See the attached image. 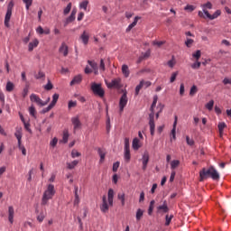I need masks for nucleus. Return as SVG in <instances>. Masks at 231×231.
<instances>
[{
  "instance_id": "9d476101",
  "label": "nucleus",
  "mask_w": 231,
  "mask_h": 231,
  "mask_svg": "<svg viewBox=\"0 0 231 231\" xmlns=\"http://www.w3.org/2000/svg\"><path fill=\"white\" fill-rule=\"evenodd\" d=\"M30 99H31L32 102H34L38 106H44L47 105V103L42 102V99L34 94L31 95Z\"/></svg>"
},
{
  "instance_id": "ddd939ff",
  "label": "nucleus",
  "mask_w": 231,
  "mask_h": 231,
  "mask_svg": "<svg viewBox=\"0 0 231 231\" xmlns=\"http://www.w3.org/2000/svg\"><path fill=\"white\" fill-rule=\"evenodd\" d=\"M76 14L77 11H75V9L72 11L70 16H69V18H67L64 26L66 27L69 23H72L75 21L76 19Z\"/></svg>"
},
{
  "instance_id": "7ed1b4c3",
  "label": "nucleus",
  "mask_w": 231,
  "mask_h": 231,
  "mask_svg": "<svg viewBox=\"0 0 231 231\" xmlns=\"http://www.w3.org/2000/svg\"><path fill=\"white\" fill-rule=\"evenodd\" d=\"M13 7H14V1L11 0L7 5V11H6V14L5 16V26L9 28L10 27V19H11V15H12V11H13Z\"/></svg>"
},
{
  "instance_id": "0eeeda50",
  "label": "nucleus",
  "mask_w": 231,
  "mask_h": 231,
  "mask_svg": "<svg viewBox=\"0 0 231 231\" xmlns=\"http://www.w3.org/2000/svg\"><path fill=\"white\" fill-rule=\"evenodd\" d=\"M149 125H150L151 135L153 136L155 134V122H154L153 112L149 115Z\"/></svg>"
},
{
  "instance_id": "dca6fc26",
  "label": "nucleus",
  "mask_w": 231,
  "mask_h": 231,
  "mask_svg": "<svg viewBox=\"0 0 231 231\" xmlns=\"http://www.w3.org/2000/svg\"><path fill=\"white\" fill-rule=\"evenodd\" d=\"M88 63L91 67L92 72L94 71V74L97 75L98 74L97 63H96V61H91L90 60H88Z\"/></svg>"
},
{
  "instance_id": "58836bf2",
  "label": "nucleus",
  "mask_w": 231,
  "mask_h": 231,
  "mask_svg": "<svg viewBox=\"0 0 231 231\" xmlns=\"http://www.w3.org/2000/svg\"><path fill=\"white\" fill-rule=\"evenodd\" d=\"M59 97L60 96L58 94H54L52 97V102L50 105H51L54 107L59 99Z\"/></svg>"
},
{
  "instance_id": "6ab92c4d",
  "label": "nucleus",
  "mask_w": 231,
  "mask_h": 231,
  "mask_svg": "<svg viewBox=\"0 0 231 231\" xmlns=\"http://www.w3.org/2000/svg\"><path fill=\"white\" fill-rule=\"evenodd\" d=\"M38 44H39V42L36 39L33 42H30L29 45H28V51L30 52L32 51V50L34 48H36L38 46Z\"/></svg>"
},
{
  "instance_id": "13d9d810",
  "label": "nucleus",
  "mask_w": 231,
  "mask_h": 231,
  "mask_svg": "<svg viewBox=\"0 0 231 231\" xmlns=\"http://www.w3.org/2000/svg\"><path fill=\"white\" fill-rule=\"evenodd\" d=\"M178 75H179L178 71L172 73L171 78V83H173L176 80V78H177Z\"/></svg>"
},
{
  "instance_id": "a211bd4d",
  "label": "nucleus",
  "mask_w": 231,
  "mask_h": 231,
  "mask_svg": "<svg viewBox=\"0 0 231 231\" xmlns=\"http://www.w3.org/2000/svg\"><path fill=\"white\" fill-rule=\"evenodd\" d=\"M14 209L12 206L8 208V220L11 224L14 222Z\"/></svg>"
},
{
  "instance_id": "052dcab7",
  "label": "nucleus",
  "mask_w": 231,
  "mask_h": 231,
  "mask_svg": "<svg viewBox=\"0 0 231 231\" xmlns=\"http://www.w3.org/2000/svg\"><path fill=\"white\" fill-rule=\"evenodd\" d=\"M53 107H54V106L50 104V106H49L48 107L44 108V109L42 111V114H46V113H48V112H49L50 110H51Z\"/></svg>"
},
{
  "instance_id": "3c124183",
  "label": "nucleus",
  "mask_w": 231,
  "mask_h": 231,
  "mask_svg": "<svg viewBox=\"0 0 231 231\" xmlns=\"http://www.w3.org/2000/svg\"><path fill=\"white\" fill-rule=\"evenodd\" d=\"M226 127V125L225 123H220L218 125V129H219V133L222 134V132H224V129Z\"/></svg>"
},
{
  "instance_id": "f8f14e48",
  "label": "nucleus",
  "mask_w": 231,
  "mask_h": 231,
  "mask_svg": "<svg viewBox=\"0 0 231 231\" xmlns=\"http://www.w3.org/2000/svg\"><path fill=\"white\" fill-rule=\"evenodd\" d=\"M149 159H150L149 153L145 152L143 156V159H142V161H143V171H145L147 169Z\"/></svg>"
},
{
  "instance_id": "603ef678",
  "label": "nucleus",
  "mask_w": 231,
  "mask_h": 231,
  "mask_svg": "<svg viewBox=\"0 0 231 231\" xmlns=\"http://www.w3.org/2000/svg\"><path fill=\"white\" fill-rule=\"evenodd\" d=\"M99 69L102 72H104L106 70V66H105V63H104V60H100Z\"/></svg>"
},
{
  "instance_id": "aec40b11",
  "label": "nucleus",
  "mask_w": 231,
  "mask_h": 231,
  "mask_svg": "<svg viewBox=\"0 0 231 231\" xmlns=\"http://www.w3.org/2000/svg\"><path fill=\"white\" fill-rule=\"evenodd\" d=\"M82 81V77L80 75L76 76L70 82V86L80 84Z\"/></svg>"
},
{
  "instance_id": "cd10ccee",
  "label": "nucleus",
  "mask_w": 231,
  "mask_h": 231,
  "mask_svg": "<svg viewBox=\"0 0 231 231\" xmlns=\"http://www.w3.org/2000/svg\"><path fill=\"white\" fill-rule=\"evenodd\" d=\"M117 199L121 200L122 206L125 205V193H118Z\"/></svg>"
},
{
  "instance_id": "e433bc0d",
  "label": "nucleus",
  "mask_w": 231,
  "mask_h": 231,
  "mask_svg": "<svg viewBox=\"0 0 231 231\" xmlns=\"http://www.w3.org/2000/svg\"><path fill=\"white\" fill-rule=\"evenodd\" d=\"M214 100H211L209 101L207 105H206V108L208 110V111H212L213 110V107H214Z\"/></svg>"
},
{
  "instance_id": "c756f323",
  "label": "nucleus",
  "mask_w": 231,
  "mask_h": 231,
  "mask_svg": "<svg viewBox=\"0 0 231 231\" xmlns=\"http://www.w3.org/2000/svg\"><path fill=\"white\" fill-rule=\"evenodd\" d=\"M140 141L137 138H134L133 141V148L137 151L141 146L139 145Z\"/></svg>"
},
{
  "instance_id": "6e6552de",
  "label": "nucleus",
  "mask_w": 231,
  "mask_h": 231,
  "mask_svg": "<svg viewBox=\"0 0 231 231\" xmlns=\"http://www.w3.org/2000/svg\"><path fill=\"white\" fill-rule=\"evenodd\" d=\"M71 123L73 125V129H74V133L77 131V130H79L82 126V124L79 120V116H74L71 118Z\"/></svg>"
},
{
  "instance_id": "20e7f679",
  "label": "nucleus",
  "mask_w": 231,
  "mask_h": 231,
  "mask_svg": "<svg viewBox=\"0 0 231 231\" xmlns=\"http://www.w3.org/2000/svg\"><path fill=\"white\" fill-rule=\"evenodd\" d=\"M91 90L96 96H98L100 97H103L105 96V91L102 88L101 84L92 83Z\"/></svg>"
},
{
  "instance_id": "bf43d9fd",
  "label": "nucleus",
  "mask_w": 231,
  "mask_h": 231,
  "mask_svg": "<svg viewBox=\"0 0 231 231\" xmlns=\"http://www.w3.org/2000/svg\"><path fill=\"white\" fill-rule=\"evenodd\" d=\"M125 150H130V143L128 138H125Z\"/></svg>"
},
{
  "instance_id": "37998d69",
  "label": "nucleus",
  "mask_w": 231,
  "mask_h": 231,
  "mask_svg": "<svg viewBox=\"0 0 231 231\" xmlns=\"http://www.w3.org/2000/svg\"><path fill=\"white\" fill-rule=\"evenodd\" d=\"M143 215V211L139 208L136 212V219L139 221L142 218Z\"/></svg>"
},
{
  "instance_id": "a19ab883",
  "label": "nucleus",
  "mask_w": 231,
  "mask_h": 231,
  "mask_svg": "<svg viewBox=\"0 0 231 231\" xmlns=\"http://www.w3.org/2000/svg\"><path fill=\"white\" fill-rule=\"evenodd\" d=\"M131 159L130 150H125V160L128 162Z\"/></svg>"
},
{
  "instance_id": "c85d7f7f",
  "label": "nucleus",
  "mask_w": 231,
  "mask_h": 231,
  "mask_svg": "<svg viewBox=\"0 0 231 231\" xmlns=\"http://www.w3.org/2000/svg\"><path fill=\"white\" fill-rule=\"evenodd\" d=\"M98 154L100 156V161L99 162L102 163L105 161V157H106V152L103 151L102 149H98Z\"/></svg>"
},
{
  "instance_id": "f704fd0d",
  "label": "nucleus",
  "mask_w": 231,
  "mask_h": 231,
  "mask_svg": "<svg viewBox=\"0 0 231 231\" xmlns=\"http://www.w3.org/2000/svg\"><path fill=\"white\" fill-rule=\"evenodd\" d=\"M154 204H155V201H154V200H152L151 203H150L149 209H148V214H149L150 216H152V212H153Z\"/></svg>"
},
{
  "instance_id": "e2e57ef3",
  "label": "nucleus",
  "mask_w": 231,
  "mask_h": 231,
  "mask_svg": "<svg viewBox=\"0 0 231 231\" xmlns=\"http://www.w3.org/2000/svg\"><path fill=\"white\" fill-rule=\"evenodd\" d=\"M44 77H45V74L43 72L40 71L38 73V75L35 76V79H43Z\"/></svg>"
},
{
  "instance_id": "680f3d73",
  "label": "nucleus",
  "mask_w": 231,
  "mask_h": 231,
  "mask_svg": "<svg viewBox=\"0 0 231 231\" xmlns=\"http://www.w3.org/2000/svg\"><path fill=\"white\" fill-rule=\"evenodd\" d=\"M52 88H53L52 84L51 83L50 80H48V84L44 87V88L49 91V90H51Z\"/></svg>"
},
{
  "instance_id": "c03bdc74",
  "label": "nucleus",
  "mask_w": 231,
  "mask_h": 231,
  "mask_svg": "<svg viewBox=\"0 0 231 231\" xmlns=\"http://www.w3.org/2000/svg\"><path fill=\"white\" fill-rule=\"evenodd\" d=\"M29 113L32 117L36 118V110L33 106H31L29 108Z\"/></svg>"
},
{
  "instance_id": "2eb2a0df",
  "label": "nucleus",
  "mask_w": 231,
  "mask_h": 231,
  "mask_svg": "<svg viewBox=\"0 0 231 231\" xmlns=\"http://www.w3.org/2000/svg\"><path fill=\"white\" fill-rule=\"evenodd\" d=\"M100 208H101V211L104 213H106L109 209L106 196L103 197V203H102Z\"/></svg>"
},
{
  "instance_id": "79ce46f5",
  "label": "nucleus",
  "mask_w": 231,
  "mask_h": 231,
  "mask_svg": "<svg viewBox=\"0 0 231 231\" xmlns=\"http://www.w3.org/2000/svg\"><path fill=\"white\" fill-rule=\"evenodd\" d=\"M180 161L178 160H174L171 162V169L174 170L176 169L179 165H180Z\"/></svg>"
},
{
  "instance_id": "a878e982",
  "label": "nucleus",
  "mask_w": 231,
  "mask_h": 231,
  "mask_svg": "<svg viewBox=\"0 0 231 231\" xmlns=\"http://www.w3.org/2000/svg\"><path fill=\"white\" fill-rule=\"evenodd\" d=\"M177 122H178V116H175V121L173 124V129L171 131V135L172 138L175 140L176 139V127H177Z\"/></svg>"
},
{
  "instance_id": "09e8293b",
  "label": "nucleus",
  "mask_w": 231,
  "mask_h": 231,
  "mask_svg": "<svg viewBox=\"0 0 231 231\" xmlns=\"http://www.w3.org/2000/svg\"><path fill=\"white\" fill-rule=\"evenodd\" d=\"M172 218H173V215H171V216L167 215V216H166V222H165V225H166V226H169V225L171 224Z\"/></svg>"
},
{
  "instance_id": "b1692460",
  "label": "nucleus",
  "mask_w": 231,
  "mask_h": 231,
  "mask_svg": "<svg viewBox=\"0 0 231 231\" xmlns=\"http://www.w3.org/2000/svg\"><path fill=\"white\" fill-rule=\"evenodd\" d=\"M122 73L125 78H128L130 75L128 65H122Z\"/></svg>"
},
{
  "instance_id": "338daca9",
  "label": "nucleus",
  "mask_w": 231,
  "mask_h": 231,
  "mask_svg": "<svg viewBox=\"0 0 231 231\" xmlns=\"http://www.w3.org/2000/svg\"><path fill=\"white\" fill-rule=\"evenodd\" d=\"M187 143L190 146L194 145V141L190 139L189 136L186 137Z\"/></svg>"
},
{
  "instance_id": "4be33fe9",
  "label": "nucleus",
  "mask_w": 231,
  "mask_h": 231,
  "mask_svg": "<svg viewBox=\"0 0 231 231\" xmlns=\"http://www.w3.org/2000/svg\"><path fill=\"white\" fill-rule=\"evenodd\" d=\"M80 39L82 40V42L87 45L89 40V36L87 33L86 31H84L83 34H81Z\"/></svg>"
},
{
  "instance_id": "393cba45",
  "label": "nucleus",
  "mask_w": 231,
  "mask_h": 231,
  "mask_svg": "<svg viewBox=\"0 0 231 231\" xmlns=\"http://www.w3.org/2000/svg\"><path fill=\"white\" fill-rule=\"evenodd\" d=\"M113 201H114V190L110 189L108 190V203L111 207L113 206Z\"/></svg>"
},
{
  "instance_id": "69168bd1",
  "label": "nucleus",
  "mask_w": 231,
  "mask_h": 231,
  "mask_svg": "<svg viewBox=\"0 0 231 231\" xmlns=\"http://www.w3.org/2000/svg\"><path fill=\"white\" fill-rule=\"evenodd\" d=\"M119 165H120V163L117 162H116V163H114V165H113V171L114 172H116L117 171V170H118V168H119Z\"/></svg>"
},
{
  "instance_id": "423d86ee",
  "label": "nucleus",
  "mask_w": 231,
  "mask_h": 231,
  "mask_svg": "<svg viewBox=\"0 0 231 231\" xmlns=\"http://www.w3.org/2000/svg\"><path fill=\"white\" fill-rule=\"evenodd\" d=\"M122 79L120 78L113 79L111 83H106L108 88H116L119 89L122 88Z\"/></svg>"
},
{
  "instance_id": "49530a36",
  "label": "nucleus",
  "mask_w": 231,
  "mask_h": 231,
  "mask_svg": "<svg viewBox=\"0 0 231 231\" xmlns=\"http://www.w3.org/2000/svg\"><path fill=\"white\" fill-rule=\"evenodd\" d=\"M193 58H195L197 60H199L201 57V51H198L192 54Z\"/></svg>"
},
{
  "instance_id": "774afa93",
  "label": "nucleus",
  "mask_w": 231,
  "mask_h": 231,
  "mask_svg": "<svg viewBox=\"0 0 231 231\" xmlns=\"http://www.w3.org/2000/svg\"><path fill=\"white\" fill-rule=\"evenodd\" d=\"M165 43V42H153L152 44L154 46H158L159 48L162 46Z\"/></svg>"
},
{
  "instance_id": "7c9ffc66",
  "label": "nucleus",
  "mask_w": 231,
  "mask_h": 231,
  "mask_svg": "<svg viewBox=\"0 0 231 231\" xmlns=\"http://www.w3.org/2000/svg\"><path fill=\"white\" fill-rule=\"evenodd\" d=\"M79 162L78 161H73L72 162H68L67 163V168L69 170L74 169L78 165Z\"/></svg>"
},
{
  "instance_id": "5fc2aeb1",
  "label": "nucleus",
  "mask_w": 231,
  "mask_h": 231,
  "mask_svg": "<svg viewBox=\"0 0 231 231\" xmlns=\"http://www.w3.org/2000/svg\"><path fill=\"white\" fill-rule=\"evenodd\" d=\"M151 55V52L150 51H147L146 52H143V54L141 55V57L143 59V60H147Z\"/></svg>"
},
{
  "instance_id": "72a5a7b5",
  "label": "nucleus",
  "mask_w": 231,
  "mask_h": 231,
  "mask_svg": "<svg viewBox=\"0 0 231 231\" xmlns=\"http://www.w3.org/2000/svg\"><path fill=\"white\" fill-rule=\"evenodd\" d=\"M143 84H144V82H143V80H142L140 82V84L136 87V88H135V96L139 95L140 90L143 88Z\"/></svg>"
},
{
  "instance_id": "bb28decb",
  "label": "nucleus",
  "mask_w": 231,
  "mask_h": 231,
  "mask_svg": "<svg viewBox=\"0 0 231 231\" xmlns=\"http://www.w3.org/2000/svg\"><path fill=\"white\" fill-rule=\"evenodd\" d=\"M46 215H47L46 211H42V212L37 216V220H38L40 223H42V222L44 220Z\"/></svg>"
},
{
  "instance_id": "4468645a",
  "label": "nucleus",
  "mask_w": 231,
  "mask_h": 231,
  "mask_svg": "<svg viewBox=\"0 0 231 231\" xmlns=\"http://www.w3.org/2000/svg\"><path fill=\"white\" fill-rule=\"evenodd\" d=\"M220 15H221V11H219V10L216 11V13H214V14H210L209 13L206 12L207 18H208L211 21L218 18Z\"/></svg>"
},
{
  "instance_id": "ea45409f",
  "label": "nucleus",
  "mask_w": 231,
  "mask_h": 231,
  "mask_svg": "<svg viewBox=\"0 0 231 231\" xmlns=\"http://www.w3.org/2000/svg\"><path fill=\"white\" fill-rule=\"evenodd\" d=\"M68 140H69V133H68L67 130H65V131L63 132L62 142H63L64 143H68Z\"/></svg>"
},
{
  "instance_id": "a18cd8bd",
  "label": "nucleus",
  "mask_w": 231,
  "mask_h": 231,
  "mask_svg": "<svg viewBox=\"0 0 231 231\" xmlns=\"http://www.w3.org/2000/svg\"><path fill=\"white\" fill-rule=\"evenodd\" d=\"M198 92V88L196 86H193L190 89L189 95L191 97L195 96Z\"/></svg>"
},
{
  "instance_id": "c9c22d12",
  "label": "nucleus",
  "mask_w": 231,
  "mask_h": 231,
  "mask_svg": "<svg viewBox=\"0 0 231 231\" xmlns=\"http://www.w3.org/2000/svg\"><path fill=\"white\" fill-rule=\"evenodd\" d=\"M157 101H158V97L154 96L153 102H152V105L151 109H150L151 113H154V107L156 106Z\"/></svg>"
},
{
  "instance_id": "5701e85b",
  "label": "nucleus",
  "mask_w": 231,
  "mask_h": 231,
  "mask_svg": "<svg viewBox=\"0 0 231 231\" xmlns=\"http://www.w3.org/2000/svg\"><path fill=\"white\" fill-rule=\"evenodd\" d=\"M88 5H89V0H82L79 3V9H83L84 11H87Z\"/></svg>"
},
{
  "instance_id": "39448f33",
  "label": "nucleus",
  "mask_w": 231,
  "mask_h": 231,
  "mask_svg": "<svg viewBox=\"0 0 231 231\" xmlns=\"http://www.w3.org/2000/svg\"><path fill=\"white\" fill-rule=\"evenodd\" d=\"M128 103L127 92L125 91L120 98L119 101V112L122 114L124 112L125 107Z\"/></svg>"
},
{
  "instance_id": "4c0bfd02",
  "label": "nucleus",
  "mask_w": 231,
  "mask_h": 231,
  "mask_svg": "<svg viewBox=\"0 0 231 231\" xmlns=\"http://www.w3.org/2000/svg\"><path fill=\"white\" fill-rule=\"evenodd\" d=\"M194 43V40H191V38H187L186 42H185V45L188 47V48H191L192 45Z\"/></svg>"
},
{
  "instance_id": "6e6d98bb",
  "label": "nucleus",
  "mask_w": 231,
  "mask_h": 231,
  "mask_svg": "<svg viewBox=\"0 0 231 231\" xmlns=\"http://www.w3.org/2000/svg\"><path fill=\"white\" fill-rule=\"evenodd\" d=\"M76 106H77V102L76 101H69V105H68L69 109H71V108L76 107Z\"/></svg>"
},
{
  "instance_id": "412c9836",
  "label": "nucleus",
  "mask_w": 231,
  "mask_h": 231,
  "mask_svg": "<svg viewBox=\"0 0 231 231\" xmlns=\"http://www.w3.org/2000/svg\"><path fill=\"white\" fill-rule=\"evenodd\" d=\"M140 19V16H135L133 23H130V25L127 27L126 32H130L134 27H135Z\"/></svg>"
},
{
  "instance_id": "2f4dec72",
  "label": "nucleus",
  "mask_w": 231,
  "mask_h": 231,
  "mask_svg": "<svg viewBox=\"0 0 231 231\" xmlns=\"http://www.w3.org/2000/svg\"><path fill=\"white\" fill-rule=\"evenodd\" d=\"M14 88V85L12 82L8 81L5 87L6 91L12 92Z\"/></svg>"
},
{
  "instance_id": "4d7b16f0",
  "label": "nucleus",
  "mask_w": 231,
  "mask_h": 231,
  "mask_svg": "<svg viewBox=\"0 0 231 231\" xmlns=\"http://www.w3.org/2000/svg\"><path fill=\"white\" fill-rule=\"evenodd\" d=\"M81 154L79 152H77L76 150H73L72 152H71V157L72 158H76V157H79Z\"/></svg>"
},
{
  "instance_id": "8fccbe9b",
  "label": "nucleus",
  "mask_w": 231,
  "mask_h": 231,
  "mask_svg": "<svg viewBox=\"0 0 231 231\" xmlns=\"http://www.w3.org/2000/svg\"><path fill=\"white\" fill-rule=\"evenodd\" d=\"M71 10V3H69L66 8L64 9V14L67 15Z\"/></svg>"
},
{
  "instance_id": "1a4fd4ad",
  "label": "nucleus",
  "mask_w": 231,
  "mask_h": 231,
  "mask_svg": "<svg viewBox=\"0 0 231 231\" xmlns=\"http://www.w3.org/2000/svg\"><path fill=\"white\" fill-rule=\"evenodd\" d=\"M170 210L169 207H168V202L167 200H163L162 201V205L157 207V212L158 213H168Z\"/></svg>"
},
{
  "instance_id": "de8ad7c7",
  "label": "nucleus",
  "mask_w": 231,
  "mask_h": 231,
  "mask_svg": "<svg viewBox=\"0 0 231 231\" xmlns=\"http://www.w3.org/2000/svg\"><path fill=\"white\" fill-rule=\"evenodd\" d=\"M23 2L25 4L26 10H29L30 6L32 4V0H23Z\"/></svg>"
},
{
  "instance_id": "473e14b6",
  "label": "nucleus",
  "mask_w": 231,
  "mask_h": 231,
  "mask_svg": "<svg viewBox=\"0 0 231 231\" xmlns=\"http://www.w3.org/2000/svg\"><path fill=\"white\" fill-rule=\"evenodd\" d=\"M184 10L185 11H188L189 13L193 12L196 10V6L193 5H187L185 7H184Z\"/></svg>"
},
{
  "instance_id": "f3484780",
  "label": "nucleus",
  "mask_w": 231,
  "mask_h": 231,
  "mask_svg": "<svg viewBox=\"0 0 231 231\" xmlns=\"http://www.w3.org/2000/svg\"><path fill=\"white\" fill-rule=\"evenodd\" d=\"M201 7H202V9H203V13H204L205 15H206V12L208 13V10H211L212 7H213V5H212L211 2L208 1V2H207L206 4H202V5H201Z\"/></svg>"
},
{
  "instance_id": "864d4df0",
  "label": "nucleus",
  "mask_w": 231,
  "mask_h": 231,
  "mask_svg": "<svg viewBox=\"0 0 231 231\" xmlns=\"http://www.w3.org/2000/svg\"><path fill=\"white\" fill-rule=\"evenodd\" d=\"M200 66H201L200 61H196V63H193V65H191V68L193 69H199L200 68Z\"/></svg>"
},
{
  "instance_id": "f257e3e1",
  "label": "nucleus",
  "mask_w": 231,
  "mask_h": 231,
  "mask_svg": "<svg viewBox=\"0 0 231 231\" xmlns=\"http://www.w3.org/2000/svg\"><path fill=\"white\" fill-rule=\"evenodd\" d=\"M200 181H203L205 179L212 178L214 180H218L220 179V175L214 167H210L209 169L204 168L200 172Z\"/></svg>"
},
{
  "instance_id": "9b49d317",
  "label": "nucleus",
  "mask_w": 231,
  "mask_h": 231,
  "mask_svg": "<svg viewBox=\"0 0 231 231\" xmlns=\"http://www.w3.org/2000/svg\"><path fill=\"white\" fill-rule=\"evenodd\" d=\"M60 53L63 54L64 57L68 56L69 53V47L66 45V43L63 42L59 49Z\"/></svg>"
},
{
  "instance_id": "0e129e2a",
  "label": "nucleus",
  "mask_w": 231,
  "mask_h": 231,
  "mask_svg": "<svg viewBox=\"0 0 231 231\" xmlns=\"http://www.w3.org/2000/svg\"><path fill=\"white\" fill-rule=\"evenodd\" d=\"M23 125H24L25 130L31 134V133H32V130L30 129V126H31L30 124L24 122V123H23Z\"/></svg>"
},
{
  "instance_id": "f03ea898",
  "label": "nucleus",
  "mask_w": 231,
  "mask_h": 231,
  "mask_svg": "<svg viewBox=\"0 0 231 231\" xmlns=\"http://www.w3.org/2000/svg\"><path fill=\"white\" fill-rule=\"evenodd\" d=\"M56 191L54 189V186L52 184H49L47 186V189L44 191L43 195H42V206H46L49 203V200L53 198V196L55 195Z\"/></svg>"
}]
</instances>
